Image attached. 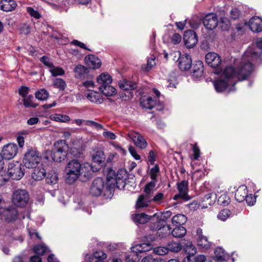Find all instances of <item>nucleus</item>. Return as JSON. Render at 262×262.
<instances>
[{"label":"nucleus","mask_w":262,"mask_h":262,"mask_svg":"<svg viewBox=\"0 0 262 262\" xmlns=\"http://www.w3.org/2000/svg\"><path fill=\"white\" fill-rule=\"evenodd\" d=\"M257 54L252 49H248L244 54L241 61L236 63V67H227L223 71L222 77L231 78L239 81L246 79L253 72V66L251 61L257 58Z\"/></svg>","instance_id":"obj_1"},{"label":"nucleus","mask_w":262,"mask_h":262,"mask_svg":"<svg viewBox=\"0 0 262 262\" xmlns=\"http://www.w3.org/2000/svg\"><path fill=\"white\" fill-rule=\"evenodd\" d=\"M81 163L77 160L70 161L65 168V180L69 184H73L80 176Z\"/></svg>","instance_id":"obj_2"},{"label":"nucleus","mask_w":262,"mask_h":262,"mask_svg":"<svg viewBox=\"0 0 262 262\" xmlns=\"http://www.w3.org/2000/svg\"><path fill=\"white\" fill-rule=\"evenodd\" d=\"M41 160L40 154L32 147L27 149L23 158L24 165L27 168H36L40 165Z\"/></svg>","instance_id":"obj_3"},{"label":"nucleus","mask_w":262,"mask_h":262,"mask_svg":"<svg viewBox=\"0 0 262 262\" xmlns=\"http://www.w3.org/2000/svg\"><path fill=\"white\" fill-rule=\"evenodd\" d=\"M24 165L18 161H12L8 166V174L13 180H19L25 174Z\"/></svg>","instance_id":"obj_4"},{"label":"nucleus","mask_w":262,"mask_h":262,"mask_svg":"<svg viewBox=\"0 0 262 262\" xmlns=\"http://www.w3.org/2000/svg\"><path fill=\"white\" fill-rule=\"evenodd\" d=\"M223 72L221 74L220 78L213 82L214 88L216 92H222L226 90L228 86L231 85L228 90V92L234 91L235 88L234 85L237 82L236 80L233 79L225 78L222 77Z\"/></svg>","instance_id":"obj_5"},{"label":"nucleus","mask_w":262,"mask_h":262,"mask_svg":"<svg viewBox=\"0 0 262 262\" xmlns=\"http://www.w3.org/2000/svg\"><path fill=\"white\" fill-rule=\"evenodd\" d=\"M29 200V194L25 189H18L15 190L12 195V201L14 205L24 207Z\"/></svg>","instance_id":"obj_6"},{"label":"nucleus","mask_w":262,"mask_h":262,"mask_svg":"<svg viewBox=\"0 0 262 262\" xmlns=\"http://www.w3.org/2000/svg\"><path fill=\"white\" fill-rule=\"evenodd\" d=\"M18 211L16 208L11 206L8 208H4L0 212V220H4L7 222H12L17 217Z\"/></svg>","instance_id":"obj_7"},{"label":"nucleus","mask_w":262,"mask_h":262,"mask_svg":"<svg viewBox=\"0 0 262 262\" xmlns=\"http://www.w3.org/2000/svg\"><path fill=\"white\" fill-rule=\"evenodd\" d=\"M122 172L123 173V176H122V179H114L113 178H110L108 177L107 178V182L108 184H106V189L108 191H111L112 189L115 188L116 183V187L119 189H123L125 186V180L127 177V173L125 171H122Z\"/></svg>","instance_id":"obj_8"},{"label":"nucleus","mask_w":262,"mask_h":262,"mask_svg":"<svg viewBox=\"0 0 262 262\" xmlns=\"http://www.w3.org/2000/svg\"><path fill=\"white\" fill-rule=\"evenodd\" d=\"M18 152L16 144L9 143L3 146L1 154L4 159L11 160L14 158Z\"/></svg>","instance_id":"obj_9"},{"label":"nucleus","mask_w":262,"mask_h":262,"mask_svg":"<svg viewBox=\"0 0 262 262\" xmlns=\"http://www.w3.org/2000/svg\"><path fill=\"white\" fill-rule=\"evenodd\" d=\"M183 40L185 46L188 48H193L198 42L196 33L193 30H187L184 32Z\"/></svg>","instance_id":"obj_10"},{"label":"nucleus","mask_w":262,"mask_h":262,"mask_svg":"<svg viewBox=\"0 0 262 262\" xmlns=\"http://www.w3.org/2000/svg\"><path fill=\"white\" fill-rule=\"evenodd\" d=\"M104 188V181L101 178H97L94 180L90 188V193L94 196H99Z\"/></svg>","instance_id":"obj_11"},{"label":"nucleus","mask_w":262,"mask_h":262,"mask_svg":"<svg viewBox=\"0 0 262 262\" xmlns=\"http://www.w3.org/2000/svg\"><path fill=\"white\" fill-rule=\"evenodd\" d=\"M150 228L152 230H157V235L163 238L171 233V228L169 225L152 223L150 226Z\"/></svg>","instance_id":"obj_12"},{"label":"nucleus","mask_w":262,"mask_h":262,"mask_svg":"<svg viewBox=\"0 0 262 262\" xmlns=\"http://www.w3.org/2000/svg\"><path fill=\"white\" fill-rule=\"evenodd\" d=\"M177 62L179 69L182 71L189 70L192 66L191 57L187 54L180 55Z\"/></svg>","instance_id":"obj_13"},{"label":"nucleus","mask_w":262,"mask_h":262,"mask_svg":"<svg viewBox=\"0 0 262 262\" xmlns=\"http://www.w3.org/2000/svg\"><path fill=\"white\" fill-rule=\"evenodd\" d=\"M203 22L207 29L212 30L217 27L218 24L217 16L214 13H209L204 18Z\"/></svg>","instance_id":"obj_14"},{"label":"nucleus","mask_w":262,"mask_h":262,"mask_svg":"<svg viewBox=\"0 0 262 262\" xmlns=\"http://www.w3.org/2000/svg\"><path fill=\"white\" fill-rule=\"evenodd\" d=\"M128 137L133 140L137 147L141 149L146 147L147 143L141 135L138 133L130 132L128 133Z\"/></svg>","instance_id":"obj_15"},{"label":"nucleus","mask_w":262,"mask_h":262,"mask_svg":"<svg viewBox=\"0 0 262 262\" xmlns=\"http://www.w3.org/2000/svg\"><path fill=\"white\" fill-rule=\"evenodd\" d=\"M206 63L213 68H216L221 63V58L216 53H208L205 56Z\"/></svg>","instance_id":"obj_16"},{"label":"nucleus","mask_w":262,"mask_h":262,"mask_svg":"<svg viewBox=\"0 0 262 262\" xmlns=\"http://www.w3.org/2000/svg\"><path fill=\"white\" fill-rule=\"evenodd\" d=\"M250 30L253 32H260L262 31V19L259 17H252L249 22Z\"/></svg>","instance_id":"obj_17"},{"label":"nucleus","mask_w":262,"mask_h":262,"mask_svg":"<svg viewBox=\"0 0 262 262\" xmlns=\"http://www.w3.org/2000/svg\"><path fill=\"white\" fill-rule=\"evenodd\" d=\"M74 72L75 74V76L76 78L84 79L89 78L90 77L89 69L81 64L77 66L75 68Z\"/></svg>","instance_id":"obj_18"},{"label":"nucleus","mask_w":262,"mask_h":262,"mask_svg":"<svg viewBox=\"0 0 262 262\" xmlns=\"http://www.w3.org/2000/svg\"><path fill=\"white\" fill-rule=\"evenodd\" d=\"M197 243L198 246L201 248L207 249L210 247V243L208 242L206 236L203 235L202 230L199 228L196 230Z\"/></svg>","instance_id":"obj_19"},{"label":"nucleus","mask_w":262,"mask_h":262,"mask_svg":"<svg viewBox=\"0 0 262 262\" xmlns=\"http://www.w3.org/2000/svg\"><path fill=\"white\" fill-rule=\"evenodd\" d=\"M171 215L172 213L170 211H167L163 213H155L152 215L151 219L153 223L165 224V221L169 218Z\"/></svg>","instance_id":"obj_20"},{"label":"nucleus","mask_w":262,"mask_h":262,"mask_svg":"<svg viewBox=\"0 0 262 262\" xmlns=\"http://www.w3.org/2000/svg\"><path fill=\"white\" fill-rule=\"evenodd\" d=\"M85 62L90 67L93 69L99 68L101 65V62L100 59L94 55H90L85 57Z\"/></svg>","instance_id":"obj_21"},{"label":"nucleus","mask_w":262,"mask_h":262,"mask_svg":"<svg viewBox=\"0 0 262 262\" xmlns=\"http://www.w3.org/2000/svg\"><path fill=\"white\" fill-rule=\"evenodd\" d=\"M185 250L188 255L184 259L183 262H194L193 255L195 254L196 250L191 242H188L185 245Z\"/></svg>","instance_id":"obj_22"},{"label":"nucleus","mask_w":262,"mask_h":262,"mask_svg":"<svg viewBox=\"0 0 262 262\" xmlns=\"http://www.w3.org/2000/svg\"><path fill=\"white\" fill-rule=\"evenodd\" d=\"M155 186L156 184L155 181H151L147 184L143 190L144 193L141 194V195H143L144 198L152 202Z\"/></svg>","instance_id":"obj_23"},{"label":"nucleus","mask_w":262,"mask_h":262,"mask_svg":"<svg viewBox=\"0 0 262 262\" xmlns=\"http://www.w3.org/2000/svg\"><path fill=\"white\" fill-rule=\"evenodd\" d=\"M17 6L16 2L13 0H2L0 1V10L5 12L14 10Z\"/></svg>","instance_id":"obj_24"},{"label":"nucleus","mask_w":262,"mask_h":262,"mask_svg":"<svg viewBox=\"0 0 262 262\" xmlns=\"http://www.w3.org/2000/svg\"><path fill=\"white\" fill-rule=\"evenodd\" d=\"M204 71L203 63L201 60L196 61L192 64V76L198 78L202 76Z\"/></svg>","instance_id":"obj_25"},{"label":"nucleus","mask_w":262,"mask_h":262,"mask_svg":"<svg viewBox=\"0 0 262 262\" xmlns=\"http://www.w3.org/2000/svg\"><path fill=\"white\" fill-rule=\"evenodd\" d=\"M177 185L179 192L181 194V198L186 201L190 200V198L188 195V182L183 181L178 183Z\"/></svg>","instance_id":"obj_26"},{"label":"nucleus","mask_w":262,"mask_h":262,"mask_svg":"<svg viewBox=\"0 0 262 262\" xmlns=\"http://www.w3.org/2000/svg\"><path fill=\"white\" fill-rule=\"evenodd\" d=\"M152 248V245L149 243H142L136 245L132 247L131 250L134 253H142L150 250Z\"/></svg>","instance_id":"obj_27"},{"label":"nucleus","mask_w":262,"mask_h":262,"mask_svg":"<svg viewBox=\"0 0 262 262\" xmlns=\"http://www.w3.org/2000/svg\"><path fill=\"white\" fill-rule=\"evenodd\" d=\"M86 97L90 101L95 103L101 104L103 101V98L101 94L96 91H90L86 94Z\"/></svg>","instance_id":"obj_28"},{"label":"nucleus","mask_w":262,"mask_h":262,"mask_svg":"<svg viewBox=\"0 0 262 262\" xmlns=\"http://www.w3.org/2000/svg\"><path fill=\"white\" fill-rule=\"evenodd\" d=\"M247 195V187L245 185H241L237 188L235 192V198L238 202H242L246 199Z\"/></svg>","instance_id":"obj_29"},{"label":"nucleus","mask_w":262,"mask_h":262,"mask_svg":"<svg viewBox=\"0 0 262 262\" xmlns=\"http://www.w3.org/2000/svg\"><path fill=\"white\" fill-rule=\"evenodd\" d=\"M34 168L35 169L31 174L32 178L35 181H40L45 177L46 172L45 169L41 165L39 166L38 165Z\"/></svg>","instance_id":"obj_30"},{"label":"nucleus","mask_w":262,"mask_h":262,"mask_svg":"<svg viewBox=\"0 0 262 262\" xmlns=\"http://www.w3.org/2000/svg\"><path fill=\"white\" fill-rule=\"evenodd\" d=\"M151 216H149L144 213H141L133 215L132 219L136 223L144 224L148 221H152V220L151 219Z\"/></svg>","instance_id":"obj_31"},{"label":"nucleus","mask_w":262,"mask_h":262,"mask_svg":"<svg viewBox=\"0 0 262 262\" xmlns=\"http://www.w3.org/2000/svg\"><path fill=\"white\" fill-rule=\"evenodd\" d=\"M80 176H83L86 179H89L92 174V167L90 164L85 163L81 164Z\"/></svg>","instance_id":"obj_32"},{"label":"nucleus","mask_w":262,"mask_h":262,"mask_svg":"<svg viewBox=\"0 0 262 262\" xmlns=\"http://www.w3.org/2000/svg\"><path fill=\"white\" fill-rule=\"evenodd\" d=\"M97 81L100 86L104 87L107 84H111L112 78L108 74L102 73L97 77Z\"/></svg>","instance_id":"obj_33"},{"label":"nucleus","mask_w":262,"mask_h":262,"mask_svg":"<svg viewBox=\"0 0 262 262\" xmlns=\"http://www.w3.org/2000/svg\"><path fill=\"white\" fill-rule=\"evenodd\" d=\"M68 149H69L68 144L66 143L65 141L60 140L54 144V148L53 149L66 155Z\"/></svg>","instance_id":"obj_34"},{"label":"nucleus","mask_w":262,"mask_h":262,"mask_svg":"<svg viewBox=\"0 0 262 262\" xmlns=\"http://www.w3.org/2000/svg\"><path fill=\"white\" fill-rule=\"evenodd\" d=\"M119 85L121 89L125 91L135 90L137 87L136 82L126 80L120 81L119 83Z\"/></svg>","instance_id":"obj_35"},{"label":"nucleus","mask_w":262,"mask_h":262,"mask_svg":"<svg viewBox=\"0 0 262 262\" xmlns=\"http://www.w3.org/2000/svg\"><path fill=\"white\" fill-rule=\"evenodd\" d=\"M214 258L222 261H226L229 258V255L226 253L224 250L220 247L217 248L214 251Z\"/></svg>","instance_id":"obj_36"},{"label":"nucleus","mask_w":262,"mask_h":262,"mask_svg":"<svg viewBox=\"0 0 262 262\" xmlns=\"http://www.w3.org/2000/svg\"><path fill=\"white\" fill-rule=\"evenodd\" d=\"M187 221V217L182 214H179L173 216L171 220L172 224L174 226H181Z\"/></svg>","instance_id":"obj_37"},{"label":"nucleus","mask_w":262,"mask_h":262,"mask_svg":"<svg viewBox=\"0 0 262 262\" xmlns=\"http://www.w3.org/2000/svg\"><path fill=\"white\" fill-rule=\"evenodd\" d=\"M99 90L106 96H112L116 93V89L110 84L105 86H99Z\"/></svg>","instance_id":"obj_38"},{"label":"nucleus","mask_w":262,"mask_h":262,"mask_svg":"<svg viewBox=\"0 0 262 262\" xmlns=\"http://www.w3.org/2000/svg\"><path fill=\"white\" fill-rule=\"evenodd\" d=\"M151 202H152L144 198L143 195H140L136 201V208L140 209L147 207Z\"/></svg>","instance_id":"obj_39"},{"label":"nucleus","mask_w":262,"mask_h":262,"mask_svg":"<svg viewBox=\"0 0 262 262\" xmlns=\"http://www.w3.org/2000/svg\"><path fill=\"white\" fill-rule=\"evenodd\" d=\"M176 227L171 232L172 236L176 238H181L183 237L186 233V229L182 226H178Z\"/></svg>","instance_id":"obj_40"},{"label":"nucleus","mask_w":262,"mask_h":262,"mask_svg":"<svg viewBox=\"0 0 262 262\" xmlns=\"http://www.w3.org/2000/svg\"><path fill=\"white\" fill-rule=\"evenodd\" d=\"M105 159L104 154L101 150L96 151L92 158L93 162L98 164L102 163L104 161Z\"/></svg>","instance_id":"obj_41"},{"label":"nucleus","mask_w":262,"mask_h":262,"mask_svg":"<svg viewBox=\"0 0 262 262\" xmlns=\"http://www.w3.org/2000/svg\"><path fill=\"white\" fill-rule=\"evenodd\" d=\"M83 151L82 146H79V148L78 147H70V148H69V154L75 157H80L81 155L83 154Z\"/></svg>","instance_id":"obj_42"},{"label":"nucleus","mask_w":262,"mask_h":262,"mask_svg":"<svg viewBox=\"0 0 262 262\" xmlns=\"http://www.w3.org/2000/svg\"><path fill=\"white\" fill-rule=\"evenodd\" d=\"M50 119L52 120L61 122H66L70 120L69 116L61 114L52 115L50 116Z\"/></svg>","instance_id":"obj_43"},{"label":"nucleus","mask_w":262,"mask_h":262,"mask_svg":"<svg viewBox=\"0 0 262 262\" xmlns=\"http://www.w3.org/2000/svg\"><path fill=\"white\" fill-rule=\"evenodd\" d=\"M58 180V175L55 172H51L48 173L46 178V182L47 183L52 185L56 184Z\"/></svg>","instance_id":"obj_44"},{"label":"nucleus","mask_w":262,"mask_h":262,"mask_svg":"<svg viewBox=\"0 0 262 262\" xmlns=\"http://www.w3.org/2000/svg\"><path fill=\"white\" fill-rule=\"evenodd\" d=\"M216 198L215 193H208L204 196L203 198V202L206 203V204L211 205L215 202Z\"/></svg>","instance_id":"obj_45"},{"label":"nucleus","mask_w":262,"mask_h":262,"mask_svg":"<svg viewBox=\"0 0 262 262\" xmlns=\"http://www.w3.org/2000/svg\"><path fill=\"white\" fill-rule=\"evenodd\" d=\"M156 102L151 97H148L146 100H143L141 101V104L143 107L151 109L152 108Z\"/></svg>","instance_id":"obj_46"},{"label":"nucleus","mask_w":262,"mask_h":262,"mask_svg":"<svg viewBox=\"0 0 262 262\" xmlns=\"http://www.w3.org/2000/svg\"><path fill=\"white\" fill-rule=\"evenodd\" d=\"M167 248L168 249V251L170 250L173 252H178L182 249L181 245L179 243L174 242L168 243Z\"/></svg>","instance_id":"obj_47"},{"label":"nucleus","mask_w":262,"mask_h":262,"mask_svg":"<svg viewBox=\"0 0 262 262\" xmlns=\"http://www.w3.org/2000/svg\"><path fill=\"white\" fill-rule=\"evenodd\" d=\"M66 155L60 152H58L53 149L51 154V157L53 161L57 162H60L62 160H64Z\"/></svg>","instance_id":"obj_48"},{"label":"nucleus","mask_w":262,"mask_h":262,"mask_svg":"<svg viewBox=\"0 0 262 262\" xmlns=\"http://www.w3.org/2000/svg\"><path fill=\"white\" fill-rule=\"evenodd\" d=\"M53 76H61L64 75V71L61 68L55 67L54 65L49 69Z\"/></svg>","instance_id":"obj_49"},{"label":"nucleus","mask_w":262,"mask_h":262,"mask_svg":"<svg viewBox=\"0 0 262 262\" xmlns=\"http://www.w3.org/2000/svg\"><path fill=\"white\" fill-rule=\"evenodd\" d=\"M33 99V97L32 95H28L24 98V104L26 107H35L37 105L34 104L32 102V100Z\"/></svg>","instance_id":"obj_50"},{"label":"nucleus","mask_w":262,"mask_h":262,"mask_svg":"<svg viewBox=\"0 0 262 262\" xmlns=\"http://www.w3.org/2000/svg\"><path fill=\"white\" fill-rule=\"evenodd\" d=\"M49 96L47 91L44 89H41L35 93V97L40 100H46Z\"/></svg>","instance_id":"obj_51"},{"label":"nucleus","mask_w":262,"mask_h":262,"mask_svg":"<svg viewBox=\"0 0 262 262\" xmlns=\"http://www.w3.org/2000/svg\"><path fill=\"white\" fill-rule=\"evenodd\" d=\"M82 146V142L80 139H78L77 138H72L69 143V144H68V148H70V147H78V148L79 146Z\"/></svg>","instance_id":"obj_52"},{"label":"nucleus","mask_w":262,"mask_h":262,"mask_svg":"<svg viewBox=\"0 0 262 262\" xmlns=\"http://www.w3.org/2000/svg\"><path fill=\"white\" fill-rule=\"evenodd\" d=\"M230 214L231 212L229 210L227 209H223L219 212L217 217L221 221H225L230 216Z\"/></svg>","instance_id":"obj_53"},{"label":"nucleus","mask_w":262,"mask_h":262,"mask_svg":"<svg viewBox=\"0 0 262 262\" xmlns=\"http://www.w3.org/2000/svg\"><path fill=\"white\" fill-rule=\"evenodd\" d=\"M53 85L61 90H64L66 86V82L61 78H56L54 81Z\"/></svg>","instance_id":"obj_54"},{"label":"nucleus","mask_w":262,"mask_h":262,"mask_svg":"<svg viewBox=\"0 0 262 262\" xmlns=\"http://www.w3.org/2000/svg\"><path fill=\"white\" fill-rule=\"evenodd\" d=\"M34 253L39 255H43L47 251V248L43 245H36L34 248Z\"/></svg>","instance_id":"obj_55"},{"label":"nucleus","mask_w":262,"mask_h":262,"mask_svg":"<svg viewBox=\"0 0 262 262\" xmlns=\"http://www.w3.org/2000/svg\"><path fill=\"white\" fill-rule=\"evenodd\" d=\"M84 124L97 130L102 129L103 128V126L101 124L91 120H85L84 121Z\"/></svg>","instance_id":"obj_56"},{"label":"nucleus","mask_w":262,"mask_h":262,"mask_svg":"<svg viewBox=\"0 0 262 262\" xmlns=\"http://www.w3.org/2000/svg\"><path fill=\"white\" fill-rule=\"evenodd\" d=\"M155 58L154 56L149 58L147 60V66L144 68L143 66L142 69L145 71H148L156 64Z\"/></svg>","instance_id":"obj_57"},{"label":"nucleus","mask_w":262,"mask_h":262,"mask_svg":"<svg viewBox=\"0 0 262 262\" xmlns=\"http://www.w3.org/2000/svg\"><path fill=\"white\" fill-rule=\"evenodd\" d=\"M155 254L159 255H164L168 252V249L165 247H158L154 249Z\"/></svg>","instance_id":"obj_58"},{"label":"nucleus","mask_w":262,"mask_h":262,"mask_svg":"<svg viewBox=\"0 0 262 262\" xmlns=\"http://www.w3.org/2000/svg\"><path fill=\"white\" fill-rule=\"evenodd\" d=\"M159 172V167L157 165H156L153 168L150 169V176L152 180L156 181L157 180V174Z\"/></svg>","instance_id":"obj_59"},{"label":"nucleus","mask_w":262,"mask_h":262,"mask_svg":"<svg viewBox=\"0 0 262 262\" xmlns=\"http://www.w3.org/2000/svg\"><path fill=\"white\" fill-rule=\"evenodd\" d=\"M28 13L32 17L38 19L40 17V15L38 11L34 10L31 7H28L27 9Z\"/></svg>","instance_id":"obj_60"},{"label":"nucleus","mask_w":262,"mask_h":262,"mask_svg":"<svg viewBox=\"0 0 262 262\" xmlns=\"http://www.w3.org/2000/svg\"><path fill=\"white\" fill-rule=\"evenodd\" d=\"M128 150L135 159L136 160H139L140 159V156L137 154L135 148L134 147L129 146L128 148Z\"/></svg>","instance_id":"obj_61"},{"label":"nucleus","mask_w":262,"mask_h":262,"mask_svg":"<svg viewBox=\"0 0 262 262\" xmlns=\"http://www.w3.org/2000/svg\"><path fill=\"white\" fill-rule=\"evenodd\" d=\"M164 198V194L162 192L158 193L152 198V202L161 203V200Z\"/></svg>","instance_id":"obj_62"},{"label":"nucleus","mask_w":262,"mask_h":262,"mask_svg":"<svg viewBox=\"0 0 262 262\" xmlns=\"http://www.w3.org/2000/svg\"><path fill=\"white\" fill-rule=\"evenodd\" d=\"M171 42L173 44L180 43L182 40L181 36L178 33H174L171 37Z\"/></svg>","instance_id":"obj_63"},{"label":"nucleus","mask_w":262,"mask_h":262,"mask_svg":"<svg viewBox=\"0 0 262 262\" xmlns=\"http://www.w3.org/2000/svg\"><path fill=\"white\" fill-rule=\"evenodd\" d=\"M94 256L99 260L104 259L106 258V255L102 251H97L94 253Z\"/></svg>","instance_id":"obj_64"}]
</instances>
